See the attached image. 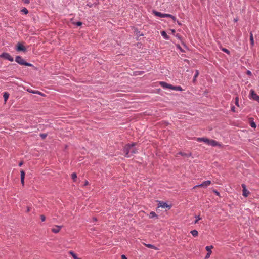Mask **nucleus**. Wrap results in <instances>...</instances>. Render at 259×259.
Wrapping results in <instances>:
<instances>
[{
    "label": "nucleus",
    "mask_w": 259,
    "mask_h": 259,
    "mask_svg": "<svg viewBox=\"0 0 259 259\" xmlns=\"http://www.w3.org/2000/svg\"><path fill=\"white\" fill-rule=\"evenodd\" d=\"M17 50L18 51H25L26 48L21 43H18L17 45Z\"/></svg>",
    "instance_id": "9d476101"
},
{
    "label": "nucleus",
    "mask_w": 259,
    "mask_h": 259,
    "mask_svg": "<svg viewBox=\"0 0 259 259\" xmlns=\"http://www.w3.org/2000/svg\"><path fill=\"white\" fill-rule=\"evenodd\" d=\"M33 94H38L41 96L43 95V94L41 92L37 90H35L34 92H33Z\"/></svg>",
    "instance_id": "393cba45"
},
{
    "label": "nucleus",
    "mask_w": 259,
    "mask_h": 259,
    "mask_svg": "<svg viewBox=\"0 0 259 259\" xmlns=\"http://www.w3.org/2000/svg\"><path fill=\"white\" fill-rule=\"evenodd\" d=\"M235 105H236L237 106H238V107H239V98H238V97H236L235 98Z\"/></svg>",
    "instance_id": "b1692460"
},
{
    "label": "nucleus",
    "mask_w": 259,
    "mask_h": 259,
    "mask_svg": "<svg viewBox=\"0 0 259 259\" xmlns=\"http://www.w3.org/2000/svg\"><path fill=\"white\" fill-rule=\"evenodd\" d=\"M0 57L11 62L14 60L13 58L8 53H3L1 55H0Z\"/></svg>",
    "instance_id": "0eeeda50"
},
{
    "label": "nucleus",
    "mask_w": 259,
    "mask_h": 259,
    "mask_svg": "<svg viewBox=\"0 0 259 259\" xmlns=\"http://www.w3.org/2000/svg\"><path fill=\"white\" fill-rule=\"evenodd\" d=\"M161 34L163 37V38H165V39L168 40L169 39V36L167 35L166 33L164 31H161Z\"/></svg>",
    "instance_id": "a211bd4d"
},
{
    "label": "nucleus",
    "mask_w": 259,
    "mask_h": 259,
    "mask_svg": "<svg viewBox=\"0 0 259 259\" xmlns=\"http://www.w3.org/2000/svg\"><path fill=\"white\" fill-rule=\"evenodd\" d=\"M172 16V15L171 14H165V17H169V18H171Z\"/></svg>",
    "instance_id": "473e14b6"
},
{
    "label": "nucleus",
    "mask_w": 259,
    "mask_h": 259,
    "mask_svg": "<svg viewBox=\"0 0 259 259\" xmlns=\"http://www.w3.org/2000/svg\"><path fill=\"white\" fill-rule=\"evenodd\" d=\"M191 233L194 237H196L198 235V232L196 230H193L191 231Z\"/></svg>",
    "instance_id": "412c9836"
},
{
    "label": "nucleus",
    "mask_w": 259,
    "mask_h": 259,
    "mask_svg": "<svg viewBox=\"0 0 259 259\" xmlns=\"http://www.w3.org/2000/svg\"><path fill=\"white\" fill-rule=\"evenodd\" d=\"M15 61L16 62L21 65H25L27 66H32V65L30 63H27L22 57L18 56L16 57Z\"/></svg>",
    "instance_id": "7ed1b4c3"
},
{
    "label": "nucleus",
    "mask_w": 259,
    "mask_h": 259,
    "mask_svg": "<svg viewBox=\"0 0 259 259\" xmlns=\"http://www.w3.org/2000/svg\"><path fill=\"white\" fill-rule=\"evenodd\" d=\"M149 217L150 218H153L154 217L158 218L157 215L155 213V212L152 211L149 214Z\"/></svg>",
    "instance_id": "aec40b11"
},
{
    "label": "nucleus",
    "mask_w": 259,
    "mask_h": 259,
    "mask_svg": "<svg viewBox=\"0 0 259 259\" xmlns=\"http://www.w3.org/2000/svg\"><path fill=\"white\" fill-rule=\"evenodd\" d=\"M40 219H41V220L42 222H44L46 220V217L45 215H40Z\"/></svg>",
    "instance_id": "7c9ffc66"
},
{
    "label": "nucleus",
    "mask_w": 259,
    "mask_h": 259,
    "mask_svg": "<svg viewBox=\"0 0 259 259\" xmlns=\"http://www.w3.org/2000/svg\"><path fill=\"white\" fill-rule=\"evenodd\" d=\"M21 12H23L25 14H27L28 13V10L24 8H23V9L21 10Z\"/></svg>",
    "instance_id": "a878e982"
},
{
    "label": "nucleus",
    "mask_w": 259,
    "mask_h": 259,
    "mask_svg": "<svg viewBox=\"0 0 259 259\" xmlns=\"http://www.w3.org/2000/svg\"><path fill=\"white\" fill-rule=\"evenodd\" d=\"M71 178L73 180L74 182L76 181V179L77 178V175L76 173L74 172L71 174Z\"/></svg>",
    "instance_id": "5701e85b"
},
{
    "label": "nucleus",
    "mask_w": 259,
    "mask_h": 259,
    "mask_svg": "<svg viewBox=\"0 0 259 259\" xmlns=\"http://www.w3.org/2000/svg\"><path fill=\"white\" fill-rule=\"evenodd\" d=\"M247 74L248 75H251V71H250L248 70V71H247Z\"/></svg>",
    "instance_id": "c03bdc74"
},
{
    "label": "nucleus",
    "mask_w": 259,
    "mask_h": 259,
    "mask_svg": "<svg viewBox=\"0 0 259 259\" xmlns=\"http://www.w3.org/2000/svg\"><path fill=\"white\" fill-rule=\"evenodd\" d=\"M40 136L42 139H45L47 136V134H40Z\"/></svg>",
    "instance_id": "c85d7f7f"
},
{
    "label": "nucleus",
    "mask_w": 259,
    "mask_h": 259,
    "mask_svg": "<svg viewBox=\"0 0 259 259\" xmlns=\"http://www.w3.org/2000/svg\"><path fill=\"white\" fill-rule=\"evenodd\" d=\"M235 107L233 106L231 107V111L235 112Z\"/></svg>",
    "instance_id": "e433bc0d"
},
{
    "label": "nucleus",
    "mask_w": 259,
    "mask_h": 259,
    "mask_svg": "<svg viewBox=\"0 0 259 259\" xmlns=\"http://www.w3.org/2000/svg\"><path fill=\"white\" fill-rule=\"evenodd\" d=\"M23 2L26 3V4H28L29 3V0H23Z\"/></svg>",
    "instance_id": "a19ab883"
},
{
    "label": "nucleus",
    "mask_w": 259,
    "mask_h": 259,
    "mask_svg": "<svg viewBox=\"0 0 259 259\" xmlns=\"http://www.w3.org/2000/svg\"><path fill=\"white\" fill-rule=\"evenodd\" d=\"M171 18L174 21H176L177 20L176 18L174 16H172Z\"/></svg>",
    "instance_id": "58836bf2"
},
{
    "label": "nucleus",
    "mask_w": 259,
    "mask_h": 259,
    "mask_svg": "<svg viewBox=\"0 0 259 259\" xmlns=\"http://www.w3.org/2000/svg\"><path fill=\"white\" fill-rule=\"evenodd\" d=\"M3 97L4 98V101L6 103L9 97V94L8 92H5L4 93Z\"/></svg>",
    "instance_id": "6ab92c4d"
},
{
    "label": "nucleus",
    "mask_w": 259,
    "mask_h": 259,
    "mask_svg": "<svg viewBox=\"0 0 259 259\" xmlns=\"http://www.w3.org/2000/svg\"><path fill=\"white\" fill-rule=\"evenodd\" d=\"M68 253L71 255L74 259H81L77 256L76 254L72 251H69Z\"/></svg>",
    "instance_id": "2eb2a0df"
},
{
    "label": "nucleus",
    "mask_w": 259,
    "mask_h": 259,
    "mask_svg": "<svg viewBox=\"0 0 259 259\" xmlns=\"http://www.w3.org/2000/svg\"><path fill=\"white\" fill-rule=\"evenodd\" d=\"M146 246L149 248H155L153 245L150 244H146Z\"/></svg>",
    "instance_id": "cd10ccee"
},
{
    "label": "nucleus",
    "mask_w": 259,
    "mask_h": 259,
    "mask_svg": "<svg viewBox=\"0 0 259 259\" xmlns=\"http://www.w3.org/2000/svg\"><path fill=\"white\" fill-rule=\"evenodd\" d=\"M61 228V226H56L54 228H52L51 230L52 232L57 233L60 231Z\"/></svg>",
    "instance_id": "f8f14e48"
},
{
    "label": "nucleus",
    "mask_w": 259,
    "mask_h": 259,
    "mask_svg": "<svg viewBox=\"0 0 259 259\" xmlns=\"http://www.w3.org/2000/svg\"><path fill=\"white\" fill-rule=\"evenodd\" d=\"M198 75H199L198 71V70H196V74H195V75H194V79H193V80H194V81H195L196 78L197 77V76H198Z\"/></svg>",
    "instance_id": "bb28decb"
},
{
    "label": "nucleus",
    "mask_w": 259,
    "mask_h": 259,
    "mask_svg": "<svg viewBox=\"0 0 259 259\" xmlns=\"http://www.w3.org/2000/svg\"><path fill=\"white\" fill-rule=\"evenodd\" d=\"M159 84L164 89H169L171 90L172 85L170 84L163 81L160 82Z\"/></svg>",
    "instance_id": "1a4fd4ad"
},
{
    "label": "nucleus",
    "mask_w": 259,
    "mask_h": 259,
    "mask_svg": "<svg viewBox=\"0 0 259 259\" xmlns=\"http://www.w3.org/2000/svg\"><path fill=\"white\" fill-rule=\"evenodd\" d=\"M200 219H201V218H200L199 217H198L197 219L195 222V223H197L198 222V221L200 220Z\"/></svg>",
    "instance_id": "4c0bfd02"
},
{
    "label": "nucleus",
    "mask_w": 259,
    "mask_h": 259,
    "mask_svg": "<svg viewBox=\"0 0 259 259\" xmlns=\"http://www.w3.org/2000/svg\"><path fill=\"white\" fill-rule=\"evenodd\" d=\"M171 90H176V91H183L182 88L180 86H173V85H172Z\"/></svg>",
    "instance_id": "f3484780"
},
{
    "label": "nucleus",
    "mask_w": 259,
    "mask_h": 259,
    "mask_svg": "<svg viewBox=\"0 0 259 259\" xmlns=\"http://www.w3.org/2000/svg\"><path fill=\"white\" fill-rule=\"evenodd\" d=\"M136 143H133L131 144H127L124 148V153H125V156L127 157H130L133 154L137 153V150L135 147Z\"/></svg>",
    "instance_id": "f257e3e1"
},
{
    "label": "nucleus",
    "mask_w": 259,
    "mask_h": 259,
    "mask_svg": "<svg viewBox=\"0 0 259 259\" xmlns=\"http://www.w3.org/2000/svg\"><path fill=\"white\" fill-rule=\"evenodd\" d=\"M25 173L23 170H21V182L23 186L24 185V179Z\"/></svg>",
    "instance_id": "4468645a"
},
{
    "label": "nucleus",
    "mask_w": 259,
    "mask_h": 259,
    "mask_svg": "<svg viewBox=\"0 0 259 259\" xmlns=\"http://www.w3.org/2000/svg\"><path fill=\"white\" fill-rule=\"evenodd\" d=\"M158 207H162L163 208H167L168 209H169L171 208L170 205H169L167 203L162 201H158Z\"/></svg>",
    "instance_id": "423d86ee"
},
{
    "label": "nucleus",
    "mask_w": 259,
    "mask_h": 259,
    "mask_svg": "<svg viewBox=\"0 0 259 259\" xmlns=\"http://www.w3.org/2000/svg\"><path fill=\"white\" fill-rule=\"evenodd\" d=\"M242 187L243 188V195L245 197H247L249 192V191L246 189V186L245 184H242Z\"/></svg>",
    "instance_id": "9b49d317"
},
{
    "label": "nucleus",
    "mask_w": 259,
    "mask_h": 259,
    "mask_svg": "<svg viewBox=\"0 0 259 259\" xmlns=\"http://www.w3.org/2000/svg\"><path fill=\"white\" fill-rule=\"evenodd\" d=\"M211 184V181H209V180L203 182L202 184H201L200 185L195 186L193 188V189H194L198 187H207V186H209Z\"/></svg>",
    "instance_id": "39448f33"
},
{
    "label": "nucleus",
    "mask_w": 259,
    "mask_h": 259,
    "mask_svg": "<svg viewBox=\"0 0 259 259\" xmlns=\"http://www.w3.org/2000/svg\"><path fill=\"white\" fill-rule=\"evenodd\" d=\"M214 193L218 196H219L220 193L217 190H213Z\"/></svg>",
    "instance_id": "f704fd0d"
},
{
    "label": "nucleus",
    "mask_w": 259,
    "mask_h": 259,
    "mask_svg": "<svg viewBox=\"0 0 259 259\" xmlns=\"http://www.w3.org/2000/svg\"><path fill=\"white\" fill-rule=\"evenodd\" d=\"M249 97L250 99H252V100L259 102V96L257 95L253 90H251L250 91Z\"/></svg>",
    "instance_id": "20e7f679"
},
{
    "label": "nucleus",
    "mask_w": 259,
    "mask_h": 259,
    "mask_svg": "<svg viewBox=\"0 0 259 259\" xmlns=\"http://www.w3.org/2000/svg\"><path fill=\"white\" fill-rule=\"evenodd\" d=\"M213 248V246L212 245L207 246L206 247L205 249L208 251V253H207V254L205 256L206 259H207L210 257V256L212 253L211 249H212Z\"/></svg>",
    "instance_id": "6e6552de"
},
{
    "label": "nucleus",
    "mask_w": 259,
    "mask_h": 259,
    "mask_svg": "<svg viewBox=\"0 0 259 259\" xmlns=\"http://www.w3.org/2000/svg\"><path fill=\"white\" fill-rule=\"evenodd\" d=\"M153 13L155 16H156L157 17H161V18L165 17V14L164 13H162L161 12H157V11H153Z\"/></svg>",
    "instance_id": "ddd939ff"
},
{
    "label": "nucleus",
    "mask_w": 259,
    "mask_h": 259,
    "mask_svg": "<svg viewBox=\"0 0 259 259\" xmlns=\"http://www.w3.org/2000/svg\"><path fill=\"white\" fill-rule=\"evenodd\" d=\"M89 185V182H88V181H87V180H86V181L84 182V186H87V185Z\"/></svg>",
    "instance_id": "ea45409f"
},
{
    "label": "nucleus",
    "mask_w": 259,
    "mask_h": 259,
    "mask_svg": "<svg viewBox=\"0 0 259 259\" xmlns=\"http://www.w3.org/2000/svg\"><path fill=\"white\" fill-rule=\"evenodd\" d=\"M196 141L199 142H203L207 144L208 145L212 146H221V144L218 142L217 141L212 139H209L206 138H197Z\"/></svg>",
    "instance_id": "f03ea898"
},
{
    "label": "nucleus",
    "mask_w": 259,
    "mask_h": 259,
    "mask_svg": "<svg viewBox=\"0 0 259 259\" xmlns=\"http://www.w3.org/2000/svg\"><path fill=\"white\" fill-rule=\"evenodd\" d=\"M22 165H23V162H21L19 164V166H21Z\"/></svg>",
    "instance_id": "a18cd8bd"
},
{
    "label": "nucleus",
    "mask_w": 259,
    "mask_h": 259,
    "mask_svg": "<svg viewBox=\"0 0 259 259\" xmlns=\"http://www.w3.org/2000/svg\"><path fill=\"white\" fill-rule=\"evenodd\" d=\"M249 39H250V44H251V46H253L254 39H253V34L251 32H250V33Z\"/></svg>",
    "instance_id": "dca6fc26"
},
{
    "label": "nucleus",
    "mask_w": 259,
    "mask_h": 259,
    "mask_svg": "<svg viewBox=\"0 0 259 259\" xmlns=\"http://www.w3.org/2000/svg\"><path fill=\"white\" fill-rule=\"evenodd\" d=\"M121 259H127L125 255H121Z\"/></svg>",
    "instance_id": "79ce46f5"
},
{
    "label": "nucleus",
    "mask_w": 259,
    "mask_h": 259,
    "mask_svg": "<svg viewBox=\"0 0 259 259\" xmlns=\"http://www.w3.org/2000/svg\"><path fill=\"white\" fill-rule=\"evenodd\" d=\"M170 31H171V33H172V34H174L175 32H176L175 29H170Z\"/></svg>",
    "instance_id": "37998d69"
},
{
    "label": "nucleus",
    "mask_w": 259,
    "mask_h": 259,
    "mask_svg": "<svg viewBox=\"0 0 259 259\" xmlns=\"http://www.w3.org/2000/svg\"><path fill=\"white\" fill-rule=\"evenodd\" d=\"M222 51L228 54L230 53V51L228 50H227V49L223 48V49H222Z\"/></svg>",
    "instance_id": "c756f323"
},
{
    "label": "nucleus",
    "mask_w": 259,
    "mask_h": 259,
    "mask_svg": "<svg viewBox=\"0 0 259 259\" xmlns=\"http://www.w3.org/2000/svg\"><path fill=\"white\" fill-rule=\"evenodd\" d=\"M27 91L29 93H33V92H34L35 90H32L30 89H28L27 90Z\"/></svg>",
    "instance_id": "72a5a7b5"
},
{
    "label": "nucleus",
    "mask_w": 259,
    "mask_h": 259,
    "mask_svg": "<svg viewBox=\"0 0 259 259\" xmlns=\"http://www.w3.org/2000/svg\"><path fill=\"white\" fill-rule=\"evenodd\" d=\"M76 25L77 26H80L82 24V23L81 22H77L76 23Z\"/></svg>",
    "instance_id": "c9c22d12"
},
{
    "label": "nucleus",
    "mask_w": 259,
    "mask_h": 259,
    "mask_svg": "<svg viewBox=\"0 0 259 259\" xmlns=\"http://www.w3.org/2000/svg\"><path fill=\"white\" fill-rule=\"evenodd\" d=\"M250 126L252 127H256L255 123L254 122H252L250 123Z\"/></svg>",
    "instance_id": "2f4dec72"
},
{
    "label": "nucleus",
    "mask_w": 259,
    "mask_h": 259,
    "mask_svg": "<svg viewBox=\"0 0 259 259\" xmlns=\"http://www.w3.org/2000/svg\"><path fill=\"white\" fill-rule=\"evenodd\" d=\"M179 154H181L182 156H186V157H188L191 156V153L187 154V153H183V152H180Z\"/></svg>",
    "instance_id": "4be33fe9"
},
{
    "label": "nucleus",
    "mask_w": 259,
    "mask_h": 259,
    "mask_svg": "<svg viewBox=\"0 0 259 259\" xmlns=\"http://www.w3.org/2000/svg\"><path fill=\"white\" fill-rule=\"evenodd\" d=\"M30 208H29V207H28V208H27V212H29V211H30Z\"/></svg>",
    "instance_id": "49530a36"
},
{
    "label": "nucleus",
    "mask_w": 259,
    "mask_h": 259,
    "mask_svg": "<svg viewBox=\"0 0 259 259\" xmlns=\"http://www.w3.org/2000/svg\"><path fill=\"white\" fill-rule=\"evenodd\" d=\"M177 22L179 25H181V23H180L178 21H177Z\"/></svg>",
    "instance_id": "de8ad7c7"
}]
</instances>
